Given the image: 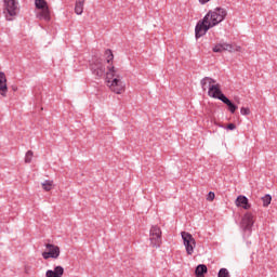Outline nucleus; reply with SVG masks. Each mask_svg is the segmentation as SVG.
I'll return each instance as SVG.
<instances>
[{"mask_svg":"<svg viewBox=\"0 0 277 277\" xmlns=\"http://www.w3.org/2000/svg\"><path fill=\"white\" fill-rule=\"evenodd\" d=\"M149 241L151 248H161V228L159 226H151L149 230Z\"/></svg>","mask_w":277,"mask_h":277,"instance_id":"nucleus-8","label":"nucleus"},{"mask_svg":"<svg viewBox=\"0 0 277 277\" xmlns=\"http://www.w3.org/2000/svg\"><path fill=\"white\" fill-rule=\"evenodd\" d=\"M208 96H210V98H217L219 101H222V96L226 95L222 93V87L216 82L214 85L210 87V90H208Z\"/></svg>","mask_w":277,"mask_h":277,"instance_id":"nucleus-9","label":"nucleus"},{"mask_svg":"<svg viewBox=\"0 0 277 277\" xmlns=\"http://www.w3.org/2000/svg\"><path fill=\"white\" fill-rule=\"evenodd\" d=\"M181 237L183 239L186 254H188V256H192V254H194V250H196V239L188 232H182Z\"/></svg>","mask_w":277,"mask_h":277,"instance_id":"nucleus-6","label":"nucleus"},{"mask_svg":"<svg viewBox=\"0 0 277 277\" xmlns=\"http://www.w3.org/2000/svg\"><path fill=\"white\" fill-rule=\"evenodd\" d=\"M107 66H109L107 58L106 61L96 58L90 64V70L97 79H102V77H107Z\"/></svg>","mask_w":277,"mask_h":277,"instance_id":"nucleus-4","label":"nucleus"},{"mask_svg":"<svg viewBox=\"0 0 277 277\" xmlns=\"http://www.w3.org/2000/svg\"><path fill=\"white\" fill-rule=\"evenodd\" d=\"M3 14L6 21H14L18 14V2L16 0H3Z\"/></svg>","mask_w":277,"mask_h":277,"instance_id":"nucleus-5","label":"nucleus"},{"mask_svg":"<svg viewBox=\"0 0 277 277\" xmlns=\"http://www.w3.org/2000/svg\"><path fill=\"white\" fill-rule=\"evenodd\" d=\"M85 5V0H76L75 2V14L81 16L83 14V8Z\"/></svg>","mask_w":277,"mask_h":277,"instance_id":"nucleus-15","label":"nucleus"},{"mask_svg":"<svg viewBox=\"0 0 277 277\" xmlns=\"http://www.w3.org/2000/svg\"><path fill=\"white\" fill-rule=\"evenodd\" d=\"M35 8L39 10V12L36 13V18L50 23L51 9L49 8V2H47V0H35Z\"/></svg>","mask_w":277,"mask_h":277,"instance_id":"nucleus-3","label":"nucleus"},{"mask_svg":"<svg viewBox=\"0 0 277 277\" xmlns=\"http://www.w3.org/2000/svg\"><path fill=\"white\" fill-rule=\"evenodd\" d=\"M217 83V80L211 78V77H205L200 81V85L202 90L206 92V90H211V87Z\"/></svg>","mask_w":277,"mask_h":277,"instance_id":"nucleus-13","label":"nucleus"},{"mask_svg":"<svg viewBox=\"0 0 277 277\" xmlns=\"http://www.w3.org/2000/svg\"><path fill=\"white\" fill-rule=\"evenodd\" d=\"M201 5H207L211 0H198Z\"/></svg>","mask_w":277,"mask_h":277,"instance_id":"nucleus-26","label":"nucleus"},{"mask_svg":"<svg viewBox=\"0 0 277 277\" xmlns=\"http://www.w3.org/2000/svg\"><path fill=\"white\" fill-rule=\"evenodd\" d=\"M207 200H208L209 202H213V200H215V193L210 192V193L208 194V196H207Z\"/></svg>","mask_w":277,"mask_h":277,"instance_id":"nucleus-24","label":"nucleus"},{"mask_svg":"<svg viewBox=\"0 0 277 277\" xmlns=\"http://www.w3.org/2000/svg\"><path fill=\"white\" fill-rule=\"evenodd\" d=\"M17 88L16 87H13V92H16Z\"/></svg>","mask_w":277,"mask_h":277,"instance_id":"nucleus-28","label":"nucleus"},{"mask_svg":"<svg viewBox=\"0 0 277 277\" xmlns=\"http://www.w3.org/2000/svg\"><path fill=\"white\" fill-rule=\"evenodd\" d=\"M234 51H241V47L237 45L236 49H234Z\"/></svg>","mask_w":277,"mask_h":277,"instance_id":"nucleus-27","label":"nucleus"},{"mask_svg":"<svg viewBox=\"0 0 277 277\" xmlns=\"http://www.w3.org/2000/svg\"><path fill=\"white\" fill-rule=\"evenodd\" d=\"M236 207H241V209H245L246 211H248V209H251V205L248 200V197L243 196V195H239L235 201Z\"/></svg>","mask_w":277,"mask_h":277,"instance_id":"nucleus-12","label":"nucleus"},{"mask_svg":"<svg viewBox=\"0 0 277 277\" xmlns=\"http://www.w3.org/2000/svg\"><path fill=\"white\" fill-rule=\"evenodd\" d=\"M64 268L62 266H55L54 269H49L45 272V277H63Z\"/></svg>","mask_w":277,"mask_h":277,"instance_id":"nucleus-14","label":"nucleus"},{"mask_svg":"<svg viewBox=\"0 0 277 277\" xmlns=\"http://www.w3.org/2000/svg\"><path fill=\"white\" fill-rule=\"evenodd\" d=\"M228 276H230V273H228V269H226V268H221V269L219 271V277H228Z\"/></svg>","mask_w":277,"mask_h":277,"instance_id":"nucleus-22","label":"nucleus"},{"mask_svg":"<svg viewBox=\"0 0 277 277\" xmlns=\"http://www.w3.org/2000/svg\"><path fill=\"white\" fill-rule=\"evenodd\" d=\"M32 159H34V151L28 150L25 155V163H31Z\"/></svg>","mask_w":277,"mask_h":277,"instance_id":"nucleus-21","label":"nucleus"},{"mask_svg":"<svg viewBox=\"0 0 277 277\" xmlns=\"http://www.w3.org/2000/svg\"><path fill=\"white\" fill-rule=\"evenodd\" d=\"M241 116H250V108L249 107H241L240 108Z\"/></svg>","mask_w":277,"mask_h":277,"instance_id":"nucleus-23","label":"nucleus"},{"mask_svg":"<svg viewBox=\"0 0 277 277\" xmlns=\"http://www.w3.org/2000/svg\"><path fill=\"white\" fill-rule=\"evenodd\" d=\"M227 129H228L229 131H235V130L237 129V126H235V123H229V124L227 126Z\"/></svg>","mask_w":277,"mask_h":277,"instance_id":"nucleus-25","label":"nucleus"},{"mask_svg":"<svg viewBox=\"0 0 277 277\" xmlns=\"http://www.w3.org/2000/svg\"><path fill=\"white\" fill-rule=\"evenodd\" d=\"M41 185L44 192H51L53 189V181L51 180H45Z\"/></svg>","mask_w":277,"mask_h":277,"instance_id":"nucleus-19","label":"nucleus"},{"mask_svg":"<svg viewBox=\"0 0 277 277\" xmlns=\"http://www.w3.org/2000/svg\"><path fill=\"white\" fill-rule=\"evenodd\" d=\"M104 56L107 60V72L106 82L111 92L115 94H122L124 92V82H122V76L118 75V69L114 66V52L111 50H106Z\"/></svg>","mask_w":277,"mask_h":277,"instance_id":"nucleus-2","label":"nucleus"},{"mask_svg":"<svg viewBox=\"0 0 277 277\" xmlns=\"http://www.w3.org/2000/svg\"><path fill=\"white\" fill-rule=\"evenodd\" d=\"M222 103L227 105V107L229 108L230 114H235V111H237V105L233 104V102H230L228 100V97L222 96Z\"/></svg>","mask_w":277,"mask_h":277,"instance_id":"nucleus-17","label":"nucleus"},{"mask_svg":"<svg viewBox=\"0 0 277 277\" xmlns=\"http://www.w3.org/2000/svg\"><path fill=\"white\" fill-rule=\"evenodd\" d=\"M47 251L41 253V256L44 261H49V259H60V254H62V250L58 246L53 243H45Z\"/></svg>","mask_w":277,"mask_h":277,"instance_id":"nucleus-7","label":"nucleus"},{"mask_svg":"<svg viewBox=\"0 0 277 277\" xmlns=\"http://www.w3.org/2000/svg\"><path fill=\"white\" fill-rule=\"evenodd\" d=\"M8 93V79L5 74L1 72V96H6Z\"/></svg>","mask_w":277,"mask_h":277,"instance_id":"nucleus-16","label":"nucleus"},{"mask_svg":"<svg viewBox=\"0 0 277 277\" xmlns=\"http://www.w3.org/2000/svg\"><path fill=\"white\" fill-rule=\"evenodd\" d=\"M195 274L197 277H205V274H207V265L199 264L195 269Z\"/></svg>","mask_w":277,"mask_h":277,"instance_id":"nucleus-18","label":"nucleus"},{"mask_svg":"<svg viewBox=\"0 0 277 277\" xmlns=\"http://www.w3.org/2000/svg\"><path fill=\"white\" fill-rule=\"evenodd\" d=\"M263 207H269L272 205V195H265L262 197Z\"/></svg>","mask_w":277,"mask_h":277,"instance_id":"nucleus-20","label":"nucleus"},{"mask_svg":"<svg viewBox=\"0 0 277 277\" xmlns=\"http://www.w3.org/2000/svg\"><path fill=\"white\" fill-rule=\"evenodd\" d=\"M254 225V215L252 213L247 212L241 221V226L243 230H250L252 226Z\"/></svg>","mask_w":277,"mask_h":277,"instance_id":"nucleus-10","label":"nucleus"},{"mask_svg":"<svg viewBox=\"0 0 277 277\" xmlns=\"http://www.w3.org/2000/svg\"><path fill=\"white\" fill-rule=\"evenodd\" d=\"M226 16H228V12L224 8L217 6L214 10H210L203 18L196 24L195 38L198 39L202 38V36H207V31L213 29V27H217Z\"/></svg>","mask_w":277,"mask_h":277,"instance_id":"nucleus-1","label":"nucleus"},{"mask_svg":"<svg viewBox=\"0 0 277 277\" xmlns=\"http://www.w3.org/2000/svg\"><path fill=\"white\" fill-rule=\"evenodd\" d=\"M213 53H224V51H228V53H233L235 51V47L230 43H217L212 49Z\"/></svg>","mask_w":277,"mask_h":277,"instance_id":"nucleus-11","label":"nucleus"}]
</instances>
